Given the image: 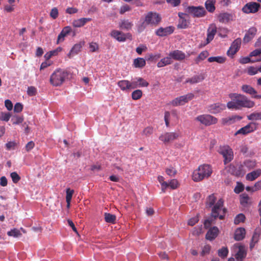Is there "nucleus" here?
Returning a JSON list of instances; mask_svg holds the SVG:
<instances>
[{
	"label": "nucleus",
	"mask_w": 261,
	"mask_h": 261,
	"mask_svg": "<svg viewBox=\"0 0 261 261\" xmlns=\"http://www.w3.org/2000/svg\"><path fill=\"white\" fill-rule=\"evenodd\" d=\"M217 198L214 194L210 195L206 199V207H212L211 216L216 219L219 218L220 220L224 219L227 210L223 207L224 201L222 199H220L216 202Z\"/></svg>",
	"instance_id": "nucleus-1"
},
{
	"label": "nucleus",
	"mask_w": 261,
	"mask_h": 261,
	"mask_svg": "<svg viewBox=\"0 0 261 261\" xmlns=\"http://www.w3.org/2000/svg\"><path fill=\"white\" fill-rule=\"evenodd\" d=\"M162 21V16L155 11H149L144 14V17L141 18L140 23L137 25L139 33L143 32L148 26L151 27H158Z\"/></svg>",
	"instance_id": "nucleus-2"
},
{
	"label": "nucleus",
	"mask_w": 261,
	"mask_h": 261,
	"mask_svg": "<svg viewBox=\"0 0 261 261\" xmlns=\"http://www.w3.org/2000/svg\"><path fill=\"white\" fill-rule=\"evenodd\" d=\"M229 97L231 101L227 103L229 109L241 110L242 108H251L255 105L254 101L249 99L246 96L238 93H230Z\"/></svg>",
	"instance_id": "nucleus-3"
},
{
	"label": "nucleus",
	"mask_w": 261,
	"mask_h": 261,
	"mask_svg": "<svg viewBox=\"0 0 261 261\" xmlns=\"http://www.w3.org/2000/svg\"><path fill=\"white\" fill-rule=\"evenodd\" d=\"M213 172L210 165L203 164L200 165L195 170L192 174V179L195 182H199L205 178H208Z\"/></svg>",
	"instance_id": "nucleus-4"
},
{
	"label": "nucleus",
	"mask_w": 261,
	"mask_h": 261,
	"mask_svg": "<svg viewBox=\"0 0 261 261\" xmlns=\"http://www.w3.org/2000/svg\"><path fill=\"white\" fill-rule=\"evenodd\" d=\"M68 74L66 70L57 69L50 75V83L54 86H60L65 81Z\"/></svg>",
	"instance_id": "nucleus-5"
},
{
	"label": "nucleus",
	"mask_w": 261,
	"mask_h": 261,
	"mask_svg": "<svg viewBox=\"0 0 261 261\" xmlns=\"http://www.w3.org/2000/svg\"><path fill=\"white\" fill-rule=\"evenodd\" d=\"M218 152L224 158L225 165L230 162L233 159L232 149L228 145L220 146L218 149Z\"/></svg>",
	"instance_id": "nucleus-6"
},
{
	"label": "nucleus",
	"mask_w": 261,
	"mask_h": 261,
	"mask_svg": "<svg viewBox=\"0 0 261 261\" xmlns=\"http://www.w3.org/2000/svg\"><path fill=\"white\" fill-rule=\"evenodd\" d=\"M195 120L206 126L215 124L218 121L216 117L210 114L199 115L195 118Z\"/></svg>",
	"instance_id": "nucleus-7"
},
{
	"label": "nucleus",
	"mask_w": 261,
	"mask_h": 261,
	"mask_svg": "<svg viewBox=\"0 0 261 261\" xmlns=\"http://www.w3.org/2000/svg\"><path fill=\"white\" fill-rule=\"evenodd\" d=\"M194 97V95L193 93H189L186 95L175 98L170 102V104L174 107L184 105L189 101L192 100Z\"/></svg>",
	"instance_id": "nucleus-8"
},
{
	"label": "nucleus",
	"mask_w": 261,
	"mask_h": 261,
	"mask_svg": "<svg viewBox=\"0 0 261 261\" xmlns=\"http://www.w3.org/2000/svg\"><path fill=\"white\" fill-rule=\"evenodd\" d=\"M187 12L195 17H202L205 15L206 11L202 6H189L186 9Z\"/></svg>",
	"instance_id": "nucleus-9"
},
{
	"label": "nucleus",
	"mask_w": 261,
	"mask_h": 261,
	"mask_svg": "<svg viewBox=\"0 0 261 261\" xmlns=\"http://www.w3.org/2000/svg\"><path fill=\"white\" fill-rule=\"evenodd\" d=\"M179 134L176 132H167L162 134L159 137V139L165 144L169 143L179 137Z\"/></svg>",
	"instance_id": "nucleus-10"
},
{
	"label": "nucleus",
	"mask_w": 261,
	"mask_h": 261,
	"mask_svg": "<svg viewBox=\"0 0 261 261\" xmlns=\"http://www.w3.org/2000/svg\"><path fill=\"white\" fill-rule=\"evenodd\" d=\"M257 129V125L256 123L251 122L248 123L247 125L237 130L234 134L235 136L239 134H242L246 135L249 133L254 132Z\"/></svg>",
	"instance_id": "nucleus-11"
},
{
	"label": "nucleus",
	"mask_w": 261,
	"mask_h": 261,
	"mask_svg": "<svg viewBox=\"0 0 261 261\" xmlns=\"http://www.w3.org/2000/svg\"><path fill=\"white\" fill-rule=\"evenodd\" d=\"M256 165V162L255 160L247 159L245 160L242 164H241L239 167V171L240 173L244 174L246 172L245 167L247 168V170H250L254 168Z\"/></svg>",
	"instance_id": "nucleus-12"
},
{
	"label": "nucleus",
	"mask_w": 261,
	"mask_h": 261,
	"mask_svg": "<svg viewBox=\"0 0 261 261\" xmlns=\"http://www.w3.org/2000/svg\"><path fill=\"white\" fill-rule=\"evenodd\" d=\"M260 5L256 2H249L247 3L242 8V11L246 14L255 13L257 12Z\"/></svg>",
	"instance_id": "nucleus-13"
},
{
	"label": "nucleus",
	"mask_w": 261,
	"mask_h": 261,
	"mask_svg": "<svg viewBox=\"0 0 261 261\" xmlns=\"http://www.w3.org/2000/svg\"><path fill=\"white\" fill-rule=\"evenodd\" d=\"M111 36L119 42H124L127 38L131 39L132 38V35L130 33L124 34L122 32L115 30L111 31Z\"/></svg>",
	"instance_id": "nucleus-14"
},
{
	"label": "nucleus",
	"mask_w": 261,
	"mask_h": 261,
	"mask_svg": "<svg viewBox=\"0 0 261 261\" xmlns=\"http://www.w3.org/2000/svg\"><path fill=\"white\" fill-rule=\"evenodd\" d=\"M131 89H136L138 87H147L149 83L143 78L141 77H136L133 79L130 82Z\"/></svg>",
	"instance_id": "nucleus-15"
},
{
	"label": "nucleus",
	"mask_w": 261,
	"mask_h": 261,
	"mask_svg": "<svg viewBox=\"0 0 261 261\" xmlns=\"http://www.w3.org/2000/svg\"><path fill=\"white\" fill-rule=\"evenodd\" d=\"M218 19L220 22L226 23L230 21H234L236 15L234 13H221L218 15Z\"/></svg>",
	"instance_id": "nucleus-16"
},
{
	"label": "nucleus",
	"mask_w": 261,
	"mask_h": 261,
	"mask_svg": "<svg viewBox=\"0 0 261 261\" xmlns=\"http://www.w3.org/2000/svg\"><path fill=\"white\" fill-rule=\"evenodd\" d=\"M241 39L238 38L232 43L229 49L227 51L228 56L232 57L239 50L241 44Z\"/></svg>",
	"instance_id": "nucleus-17"
},
{
	"label": "nucleus",
	"mask_w": 261,
	"mask_h": 261,
	"mask_svg": "<svg viewBox=\"0 0 261 261\" xmlns=\"http://www.w3.org/2000/svg\"><path fill=\"white\" fill-rule=\"evenodd\" d=\"M226 106L224 104L216 103L208 107V111L212 114H217L225 110Z\"/></svg>",
	"instance_id": "nucleus-18"
},
{
	"label": "nucleus",
	"mask_w": 261,
	"mask_h": 261,
	"mask_svg": "<svg viewBox=\"0 0 261 261\" xmlns=\"http://www.w3.org/2000/svg\"><path fill=\"white\" fill-rule=\"evenodd\" d=\"M174 28L172 26L166 28L161 27L156 30L155 34L157 36L163 37L171 34L174 32Z\"/></svg>",
	"instance_id": "nucleus-19"
},
{
	"label": "nucleus",
	"mask_w": 261,
	"mask_h": 261,
	"mask_svg": "<svg viewBox=\"0 0 261 261\" xmlns=\"http://www.w3.org/2000/svg\"><path fill=\"white\" fill-rule=\"evenodd\" d=\"M169 56L171 58V60L175 61H182L186 58L185 54L181 50L176 49L170 51L169 53Z\"/></svg>",
	"instance_id": "nucleus-20"
},
{
	"label": "nucleus",
	"mask_w": 261,
	"mask_h": 261,
	"mask_svg": "<svg viewBox=\"0 0 261 261\" xmlns=\"http://www.w3.org/2000/svg\"><path fill=\"white\" fill-rule=\"evenodd\" d=\"M242 119V117L238 116V115H232L230 117L223 118L221 119L222 124L224 125H231L237 121L241 120Z\"/></svg>",
	"instance_id": "nucleus-21"
},
{
	"label": "nucleus",
	"mask_w": 261,
	"mask_h": 261,
	"mask_svg": "<svg viewBox=\"0 0 261 261\" xmlns=\"http://www.w3.org/2000/svg\"><path fill=\"white\" fill-rule=\"evenodd\" d=\"M72 29L70 27L66 26L65 27L61 33L58 36V39L57 41V44H59L60 42H63L65 40V37L67 36L69 33L71 32Z\"/></svg>",
	"instance_id": "nucleus-22"
},
{
	"label": "nucleus",
	"mask_w": 261,
	"mask_h": 261,
	"mask_svg": "<svg viewBox=\"0 0 261 261\" xmlns=\"http://www.w3.org/2000/svg\"><path fill=\"white\" fill-rule=\"evenodd\" d=\"M84 44V42H80L79 43L74 44L68 53V57L69 58H71L75 55L77 54L81 51V48H82Z\"/></svg>",
	"instance_id": "nucleus-23"
},
{
	"label": "nucleus",
	"mask_w": 261,
	"mask_h": 261,
	"mask_svg": "<svg viewBox=\"0 0 261 261\" xmlns=\"http://www.w3.org/2000/svg\"><path fill=\"white\" fill-rule=\"evenodd\" d=\"M257 30L255 27L250 28L246 33L243 41L244 42L248 43L252 40L256 34Z\"/></svg>",
	"instance_id": "nucleus-24"
},
{
	"label": "nucleus",
	"mask_w": 261,
	"mask_h": 261,
	"mask_svg": "<svg viewBox=\"0 0 261 261\" xmlns=\"http://www.w3.org/2000/svg\"><path fill=\"white\" fill-rule=\"evenodd\" d=\"M217 33V28L215 25H212L208 28L207 31V37L206 44L212 41Z\"/></svg>",
	"instance_id": "nucleus-25"
},
{
	"label": "nucleus",
	"mask_w": 261,
	"mask_h": 261,
	"mask_svg": "<svg viewBox=\"0 0 261 261\" xmlns=\"http://www.w3.org/2000/svg\"><path fill=\"white\" fill-rule=\"evenodd\" d=\"M219 229L216 226L211 228L207 232L205 238L210 241L214 240L218 235Z\"/></svg>",
	"instance_id": "nucleus-26"
},
{
	"label": "nucleus",
	"mask_w": 261,
	"mask_h": 261,
	"mask_svg": "<svg viewBox=\"0 0 261 261\" xmlns=\"http://www.w3.org/2000/svg\"><path fill=\"white\" fill-rule=\"evenodd\" d=\"M247 252L245 247L243 246L239 247V250L235 255L237 261H242L246 256Z\"/></svg>",
	"instance_id": "nucleus-27"
},
{
	"label": "nucleus",
	"mask_w": 261,
	"mask_h": 261,
	"mask_svg": "<svg viewBox=\"0 0 261 261\" xmlns=\"http://www.w3.org/2000/svg\"><path fill=\"white\" fill-rule=\"evenodd\" d=\"M91 20L90 18H82L74 20L72 22V25L76 28H80L84 26L87 22Z\"/></svg>",
	"instance_id": "nucleus-28"
},
{
	"label": "nucleus",
	"mask_w": 261,
	"mask_h": 261,
	"mask_svg": "<svg viewBox=\"0 0 261 261\" xmlns=\"http://www.w3.org/2000/svg\"><path fill=\"white\" fill-rule=\"evenodd\" d=\"M133 26V22L128 19L122 20L119 23V27L122 30H129L132 29Z\"/></svg>",
	"instance_id": "nucleus-29"
},
{
	"label": "nucleus",
	"mask_w": 261,
	"mask_h": 261,
	"mask_svg": "<svg viewBox=\"0 0 261 261\" xmlns=\"http://www.w3.org/2000/svg\"><path fill=\"white\" fill-rule=\"evenodd\" d=\"M246 231L244 228H237L234 233V239L236 241L242 240L245 236Z\"/></svg>",
	"instance_id": "nucleus-30"
},
{
	"label": "nucleus",
	"mask_w": 261,
	"mask_h": 261,
	"mask_svg": "<svg viewBox=\"0 0 261 261\" xmlns=\"http://www.w3.org/2000/svg\"><path fill=\"white\" fill-rule=\"evenodd\" d=\"M261 174V169H257L253 171L246 175V179L249 181H253L256 179Z\"/></svg>",
	"instance_id": "nucleus-31"
},
{
	"label": "nucleus",
	"mask_w": 261,
	"mask_h": 261,
	"mask_svg": "<svg viewBox=\"0 0 261 261\" xmlns=\"http://www.w3.org/2000/svg\"><path fill=\"white\" fill-rule=\"evenodd\" d=\"M173 61L171 60V58L168 55V57H165L162 59L157 64V66L159 68L163 67L165 66L171 64Z\"/></svg>",
	"instance_id": "nucleus-32"
},
{
	"label": "nucleus",
	"mask_w": 261,
	"mask_h": 261,
	"mask_svg": "<svg viewBox=\"0 0 261 261\" xmlns=\"http://www.w3.org/2000/svg\"><path fill=\"white\" fill-rule=\"evenodd\" d=\"M117 84L122 91L132 89L130 82L128 80L119 81Z\"/></svg>",
	"instance_id": "nucleus-33"
},
{
	"label": "nucleus",
	"mask_w": 261,
	"mask_h": 261,
	"mask_svg": "<svg viewBox=\"0 0 261 261\" xmlns=\"http://www.w3.org/2000/svg\"><path fill=\"white\" fill-rule=\"evenodd\" d=\"M203 79L204 77L202 75H194L191 78L187 79L185 82L186 83L194 84L201 82Z\"/></svg>",
	"instance_id": "nucleus-34"
},
{
	"label": "nucleus",
	"mask_w": 261,
	"mask_h": 261,
	"mask_svg": "<svg viewBox=\"0 0 261 261\" xmlns=\"http://www.w3.org/2000/svg\"><path fill=\"white\" fill-rule=\"evenodd\" d=\"M241 89L244 92L249 94L252 96L254 94L257 93L256 90L250 85H243L241 87Z\"/></svg>",
	"instance_id": "nucleus-35"
},
{
	"label": "nucleus",
	"mask_w": 261,
	"mask_h": 261,
	"mask_svg": "<svg viewBox=\"0 0 261 261\" xmlns=\"http://www.w3.org/2000/svg\"><path fill=\"white\" fill-rule=\"evenodd\" d=\"M146 65L145 59L142 58H138L134 59L133 61V65L135 68H143Z\"/></svg>",
	"instance_id": "nucleus-36"
},
{
	"label": "nucleus",
	"mask_w": 261,
	"mask_h": 261,
	"mask_svg": "<svg viewBox=\"0 0 261 261\" xmlns=\"http://www.w3.org/2000/svg\"><path fill=\"white\" fill-rule=\"evenodd\" d=\"M215 0H207L205 3L206 10L210 12H213L215 10Z\"/></svg>",
	"instance_id": "nucleus-37"
},
{
	"label": "nucleus",
	"mask_w": 261,
	"mask_h": 261,
	"mask_svg": "<svg viewBox=\"0 0 261 261\" xmlns=\"http://www.w3.org/2000/svg\"><path fill=\"white\" fill-rule=\"evenodd\" d=\"M247 119L249 120H261V111L255 112L247 116Z\"/></svg>",
	"instance_id": "nucleus-38"
},
{
	"label": "nucleus",
	"mask_w": 261,
	"mask_h": 261,
	"mask_svg": "<svg viewBox=\"0 0 261 261\" xmlns=\"http://www.w3.org/2000/svg\"><path fill=\"white\" fill-rule=\"evenodd\" d=\"M207 61L210 63L216 62L218 63L222 64L225 62L226 58L222 56L211 57L208 58Z\"/></svg>",
	"instance_id": "nucleus-39"
},
{
	"label": "nucleus",
	"mask_w": 261,
	"mask_h": 261,
	"mask_svg": "<svg viewBox=\"0 0 261 261\" xmlns=\"http://www.w3.org/2000/svg\"><path fill=\"white\" fill-rule=\"evenodd\" d=\"M250 197L248 194L246 193H243L240 195V203L243 206H246L249 203Z\"/></svg>",
	"instance_id": "nucleus-40"
},
{
	"label": "nucleus",
	"mask_w": 261,
	"mask_h": 261,
	"mask_svg": "<svg viewBox=\"0 0 261 261\" xmlns=\"http://www.w3.org/2000/svg\"><path fill=\"white\" fill-rule=\"evenodd\" d=\"M105 220L107 223L114 224L116 222V217L115 215L106 213L105 214Z\"/></svg>",
	"instance_id": "nucleus-41"
},
{
	"label": "nucleus",
	"mask_w": 261,
	"mask_h": 261,
	"mask_svg": "<svg viewBox=\"0 0 261 261\" xmlns=\"http://www.w3.org/2000/svg\"><path fill=\"white\" fill-rule=\"evenodd\" d=\"M208 53L207 51H203L200 53L198 56L195 59V62L198 64L200 61L204 60L208 56Z\"/></svg>",
	"instance_id": "nucleus-42"
},
{
	"label": "nucleus",
	"mask_w": 261,
	"mask_h": 261,
	"mask_svg": "<svg viewBox=\"0 0 261 261\" xmlns=\"http://www.w3.org/2000/svg\"><path fill=\"white\" fill-rule=\"evenodd\" d=\"M143 95L142 90L140 89H137L134 91L132 93V98L133 100H138L140 99Z\"/></svg>",
	"instance_id": "nucleus-43"
},
{
	"label": "nucleus",
	"mask_w": 261,
	"mask_h": 261,
	"mask_svg": "<svg viewBox=\"0 0 261 261\" xmlns=\"http://www.w3.org/2000/svg\"><path fill=\"white\" fill-rule=\"evenodd\" d=\"M219 256L221 258H225L228 254V249L227 247H223L218 251Z\"/></svg>",
	"instance_id": "nucleus-44"
},
{
	"label": "nucleus",
	"mask_w": 261,
	"mask_h": 261,
	"mask_svg": "<svg viewBox=\"0 0 261 261\" xmlns=\"http://www.w3.org/2000/svg\"><path fill=\"white\" fill-rule=\"evenodd\" d=\"M158 179L161 185L162 191L165 192L166 189L168 188L167 182L164 181V177L162 176H159Z\"/></svg>",
	"instance_id": "nucleus-45"
},
{
	"label": "nucleus",
	"mask_w": 261,
	"mask_h": 261,
	"mask_svg": "<svg viewBox=\"0 0 261 261\" xmlns=\"http://www.w3.org/2000/svg\"><path fill=\"white\" fill-rule=\"evenodd\" d=\"M11 121L13 124H19L23 121V117L18 115L14 116L11 119Z\"/></svg>",
	"instance_id": "nucleus-46"
},
{
	"label": "nucleus",
	"mask_w": 261,
	"mask_h": 261,
	"mask_svg": "<svg viewBox=\"0 0 261 261\" xmlns=\"http://www.w3.org/2000/svg\"><path fill=\"white\" fill-rule=\"evenodd\" d=\"M7 234L9 236L13 237H19L21 236V233L20 231L16 228L11 230L10 231L7 232Z\"/></svg>",
	"instance_id": "nucleus-47"
},
{
	"label": "nucleus",
	"mask_w": 261,
	"mask_h": 261,
	"mask_svg": "<svg viewBox=\"0 0 261 261\" xmlns=\"http://www.w3.org/2000/svg\"><path fill=\"white\" fill-rule=\"evenodd\" d=\"M245 220V216L243 214H238L234 220V223L236 224H239L241 222H243Z\"/></svg>",
	"instance_id": "nucleus-48"
},
{
	"label": "nucleus",
	"mask_w": 261,
	"mask_h": 261,
	"mask_svg": "<svg viewBox=\"0 0 261 261\" xmlns=\"http://www.w3.org/2000/svg\"><path fill=\"white\" fill-rule=\"evenodd\" d=\"M74 190H71L70 188L66 189V200L67 203H69L71 202Z\"/></svg>",
	"instance_id": "nucleus-49"
},
{
	"label": "nucleus",
	"mask_w": 261,
	"mask_h": 261,
	"mask_svg": "<svg viewBox=\"0 0 261 261\" xmlns=\"http://www.w3.org/2000/svg\"><path fill=\"white\" fill-rule=\"evenodd\" d=\"M244 190V185L241 182H238L237 184V186L234 188V192L237 194H239V193L242 192V191H243Z\"/></svg>",
	"instance_id": "nucleus-50"
},
{
	"label": "nucleus",
	"mask_w": 261,
	"mask_h": 261,
	"mask_svg": "<svg viewBox=\"0 0 261 261\" xmlns=\"http://www.w3.org/2000/svg\"><path fill=\"white\" fill-rule=\"evenodd\" d=\"M178 181L175 179H173L170 181L169 183L167 182L168 187H170L172 189H175L178 187Z\"/></svg>",
	"instance_id": "nucleus-51"
},
{
	"label": "nucleus",
	"mask_w": 261,
	"mask_h": 261,
	"mask_svg": "<svg viewBox=\"0 0 261 261\" xmlns=\"http://www.w3.org/2000/svg\"><path fill=\"white\" fill-rule=\"evenodd\" d=\"M179 16L181 17L180 14ZM188 27V22L186 19L180 18V22L178 24V28L181 29H185Z\"/></svg>",
	"instance_id": "nucleus-52"
},
{
	"label": "nucleus",
	"mask_w": 261,
	"mask_h": 261,
	"mask_svg": "<svg viewBox=\"0 0 261 261\" xmlns=\"http://www.w3.org/2000/svg\"><path fill=\"white\" fill-rule=\"evenodd\" d=\"M49 15L53 19H56L59 16L58 9L56 7L53 8L50 11Z\"/></svg>",
	"instance_id": "nucleus-53"
},
{
	"label": "nucleus",
	"mask_w": 261,
	"mask_h": 261,
	"mask_svg": "<svg viewBox=\"0 0 261 261\" xmlns=\"http://www.w3.org/2000/svg\"><path fill=\"white\" fill-rule=\"evenodd\" d=\"M211 249V246L210 245H205L202 248V250L201 252V255L204 256L206 254L210 253Z\"/></svg>",
	"instance_id": "nucleus-54"
},
{
	"label": "nucleus",
	"mask_w": 261,
	"mask_h": 261,
	"mask_svg": "<svg viewBox=\"0 0 261 261\" xmlns=\"http://www.w3.org/2000/svg\"><path fill=\"white\" fill-rule=\"evenodd\" d=\"M166 172L167 175H168L170 176H174L177 173V171L175 168L173 167H170L168 168H167L166 170Z\"/></svg>",
	"instance_id": "nucleus-55"
},
{
	"label": "nucleus",
	"mask_w": 261,
	"mask_h": 261,
	"mask_svg": "<svg viewBox=\"0 0 261 261\" xmlns=\"http://www.w3.org/2000/svg\"><path fill=\"white\" fill-rule=\"evenodd\" d=\"M11 177L14 183H17L20 179L19 175L16 172H13L11 173Z\"/></svg>",
	"instance_id": "nucleus-56"
},
{
	"label": "nucleus",
	"mask_w": 261,
	"mask_h": 261,
	"mask_svg": "<svg viewBox=\"0 0 261 261\" xmlns=\"http://www.w3.org/2000/svg\"><path fill=\"white\" fill-rule=\"evenodd\" d=\"M37 93L36 89L33 86H30L28 88L27 93L30 96H34Z\"/></svg>",
	"instance_id": "nucleus-57"
},
{
	"label": "nucleus",
	"mask_w": 261,
	"mask_h": 261,
	"mask_svg": "<svg viewBox=\"0 0 261 261\" xmlns=\"http://www.w3.org/2000/svg\"><path fill=\"white\" fill-rule=\"evenodd\" d=\"M89 48L90 51L93 53L97 51L99 48V46L96 43L91 42L89 44Z\"/></svg>",
	"instance_id": "nucleus-58"
},
{
	"label": "nucleus",
	"mask_w": 261,
	"mask_h": 261,
	"mask_svg": "<svg viewBox=\"0 0 261 261\" xmlns=\"http://www.w3.org/2000/svg\"><path fill=\"white\" fill-rule=\"evenodd\" d=\"M258 72L257 68L251 66L248 69V73L250 75H253L257 74Z\"/></svg>",
	"instance_id": "nucleus-59"
},
{
	"label": "nucleus",
	"mask_w": 261,
	"mask_h": 261,
	"mask_svg": "<svg viewBox=\"0 0 261 261\" xmlns=\"http://www.w3.org/2000/svg\"><path fill=\"white\" fill-rule=\"evenodd\" d=\"M11 116L10 113H1V120L5 121H8Z\"/></svg>",
	"instance_id": "nucleus-60"
},
{
	"label": "nucleus",
	"mask_w": 261,
	"mask_h": 261,
	"mask_svg": "<svg viewBox=\"0 0 261 261\" xmlns=\"http://www.w3.org/2000/svg\"><path fill=\"white\" fill-rule=\"evenodd\" d=\"M131 10V8L127 5H124L121 7L119 11V13L121 14H123L125 12L129 11Z\"/></svg>",
	"instance_id": "nucleus-61"
},
{
	"label": "nucleus",
	"mask_w": 261,
	"mask_h": 261,
	"mask_svg": "<svg viewBox=\"0 0 261 261\" xmlns=\"http://www.w3.org/2000/svg\"><path fill=\"white\" fill-rule=\"evenodd\" d=\"M153 133V128L151 127H147L145 128L143 131V135L146 136H149Z\"/></svg>",
	"instance_id": "nucleus-62"
},
{
	"label": "nucleus",
	"mask_w": 261,
	"mask_h": 261,
	"mask_svg": "<svg viewBox=\"0 0 261 261\" xmlns=\"http://www.w3.org/2000/svg\"><path fill=\"white\" fill-rule=\"evenodd\" d=\"M166 2L172 7H177L181 3V0H166Z\"/></svg>",
	"instance_id": "nucleus-63"
},
{
	"label": "nucleus",
	"mask_w": 261,
	"mask_h": 261,
	"mask_svg": "<svg viewBox=\"0 0 261 261\" xmlns=\"http://www.w3.org/2000/svg\"><path fill=\"white\" fill-rule=\"evenodd\" d=\"M16 143L14 141H10L6 144V147L7 150L14 149Z\"/></svg>",
	"instance_id": "nucleus-64"
}]
</instances>
